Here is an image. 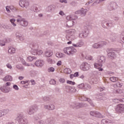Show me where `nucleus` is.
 Masks as SVG:
<instances>
[{
	"mask_svg": "<svg viewBox=\"0 0 124 124\" xmlns=\"http://www.w3.org/2000/svg\"><path fill=\"white\" fill-rule=\"evenodd\" d=\"M66 32V38L67 40L73 41L77 39V37L75 36L76 33V31L75 29H69L65 31Z\"/></svg>",
	"mask_w": 124,
	"mask_h": 124,
	"instance_id": "obj_1",
	"label": "nucleus"
},
{
	"mask_svg": "<svg viewBox=\"0 0 124 124\" xmlns=\"http://www.w3.org/2000/svg\"><path fill=\"white\" fill-rule=\"evenodd\" d=\"M98 63H94V67L96 69H98V71H103L102 67V62H105V57L102 56L98 57L97 60Z\"/></svg>",
	"mask_w": 124,
	"mask_h": 124,
	"instance_id": "obj_2",
	"label": "nucleus"
},
{
	"mask_svg": "<svg viewBox=\"0 0 124 124\" xmlns=\"http://www.w3.org/2000/svg\"><path fill=\"white\" fill-rule=\"evenodd\" d=\"M63 52L66 55L68 56H72L74 55L76 52H77V50L74 47L70 46L65 47L63 49Z\"/></svg>",
	"mask_w": 124,
	"mask_h": 124,
	"instance_id": "obj_3",
	"label": "nucleus"
},
{
	"mask_svg": "<svg viewBox=\"0 0 124 124\" xmlns=\"http://www.w3.org/2000/svg\"><path fill=\"white\" fill-rule=\"evenodd\" d=\"M16 120L19 124H28V120L25 119V115L22 113H19L17 115Z\"/></svg>",
	"mask_w": 124,
	"mask_h": 124,
	"instance_id": "obj_4",
	"label": "nucleus"
},
{
	"mask_svg": "<svg viewBox=\"0 0 124 124\" xmlns=\"http://www.w3.org/2000/svg\"><path fill=\"white\" fill-rule=\"evenodd\" d=\"M16 19V22L20 25V26H21V27H27L28 26V21L26 20L24 18H23L22 16H17Z\"/></svg>",
	"mask_w": 124,
	"mask_h": 124,
	"instance_id": "obj_5",
	"label": "nucleus"
},
{
	"mask_svg": "<svg viewBox=\"0 0 124 124\" xmlns=\"http://www.w3.org/2000/svg\"><path fill=\"white\" fill-rule=\"evenodd\" d=\"M118 8V5L117 3L114 1L110 2L108 7V9L109 11H113V10H116Z\"/></svg>",
	"mask_w": 124,
	"mask_h": 124,
	"instance_id": "obj_6",
	"label": "nucleus"
},
{
	"mask_svg": "<svg viewBox=\"0 0 124 124\" xmlns=\"http://www.w3.org/2000/svg\"><path fill=\"white\" fill-rule=\"evenodd\" d=\"M109 51V52L108 53V58L110 59H116L117 58V51L115 50H112V49H108L107 50V52Z\"/></svg>",
	"mask_w": 124,
	"mask_h": 124,
	"instance_id": "obj_7",
	"label": "nucleus"
},
{
	"mask_svg": "<svg viewBox=\"0 0 124 124\" xmlns=\"http://www.w3.org/2000/svg\"><path fill=\"white\" fill-rule=\"evenodd\" d=\"M115 110L116 113H124V105L119 104L115 106Z\"/></svg>",
	"mask_w": 124,
	"mask_h": 124,
	"instance_id": "obj_8",
	"label": "nucleus"
},
{
	"mask_svg": "<svg viewBox=\"0 0 124 124\" xmlns=\"http://www.w3.org/2000/svg\"><path fill=\"white\" fill-rule=\"evenodd\" d=\"M19 5L21 7L27 8L30 6V2L27 0H20L19 1Z\"/></svg>",
	"mask_w": 124,
	"mask_h": 124,
	"instance_id": "obj_9",
	"label": "nucleus"
},
{
	"mask_svg": "<svg viewBox=\"0 0 124 124\" xmlns=\"http://www.w3.org/2000/svg\"><path fill=\"white\" fill-rule=\"evenodd\" d=\"M90 67H91L90 64L86 62H83L80 66V69H81V70H83V71H87L89 70V69H90Z\"/></svg>",
	"mask_w": 124,
	"mask_h": 124,
	"instance_id": "obj_10",
	"label": "nucleus"
},
{
	"mask_svg": "<svg viewBox=\"0 0 124 124\" xmlns=\"http://www.w3.org/2000/svg\"><path fill=\"white\" fill-rule=\"evenodd\" d=\"M108 43L105 41H102L97 43H95L94 44V48L97 49V48H101V47H103V46L105 45H107Z\"/></svg>",
	"mask_w": 124,
	"mask_h": 124,
	"instance_id": "obj_11",
	"label": "nucleus"
},
{
	"mask_svg": "<svg viewBox=\"0 0 124 124\" xmlns=\"http://www.w3.org/2000/svg\"><path fill=\"white\" fill-rule=\"evenodd\" d=\"M34 64L38 67H42L45 64V62L42 60H38L35 62Z\"/></svg>",
	"mask_w": 124,
	"mask_h": 124,
	"instance_id": "obj_12",
	"label": "nucleus"
},
{
	"mask_svg": "<svg viewBox=\"0 0 124 124\" xmlns=\"http://www.w3.org/2000/svg\"><path fill=\"white\" fill-rule=\"evenodd\" d=\"M65 89L66 92L68 93H75V92H76V89L74 87L68 85L65 86Z\"/></svg>",
	"mask_w": 124,
	"mask_h": 124,
	"instance_id": "obj_13",
	"label": "nucleus"
},
{
	"mask_svg": "<svg viewBox=\"0 0 124 124\" xmlns=\"http://www.w3.org/2000/svg\"><path fill=\"white\" fill-rule=\"evenodd\" d=\"M74 25V21L73 20L66 21L65 23V26L67 28H71V27H73Z\"/></svg>",
	"mask_w": 124,
	"mask_h": 124,
	"instance_id": "obj_14",
	"label": "nucleus"
},
{
	"mask_svg": "<svg viewBox=\"0 0 124 124\" xmlns=\"http://www.w3.org/2000/svg\"><path fill=\"white\" fill-rule=\"evenodd\" d=\"M35 113V109L33 107L29 108L27 110V113L28 115H33Z\"/></svg>",
	"mask_w": 124,
	"mask_h": 124,
	"instance_id": "obj_15",
	"label": "nucleus"
},
{
	"mask_svg": "<svg viewBox=\"0 0 124 124\" xmlns=\"http://www.w3.org/2000/svg\"><path fill=\"white\" fill-rule=\"evenodd\" d=\"M16 37L17 38V39H19L20 41H23L25 39V37H24V35L21 33H16Z\"/></svg>",
	"mask_w": 124,
	"mask_h": 124,
	"instance_id": "obj_16",
	"label": "nucleus"
},
{
	"mask_svg": "<svg viewBox=\"0 0 124 124\" xmlns=\"http://www.w3.org/2000/svg\"><path fill=\"white\" fill-rule=\"evenodd\" d=\"M83 45H84V42H83L82 41H81L80 42L77 43L76 44H73V46H74V47H75L76 48L83 47Z\"/></svg>",
	"mask_w": 124,
	"mask_h": 124,
	"instance_id": "obj_17",
	"label": "nucleus"
},
{
	"mask_svg": "<svg viewBox=\"0 0 124 124\" xmlns=\"http://www.w3.org/2000/svg\"><path fill=\"white\" fill-rule=\"evenodd\" d=\"M53 51L51 50H47L45 52V56L50 58V57H52V56H53Z\"/></svg>",
	"mask_w": 124,
	"mask_h": 124,
	"instance_id": "obj_18",
	"label": "nucleus"
},
{
	"mask_svg": "<svg viewBox=\"0 0 124 124\" xmlns=\"http://www.w3.org/2000/svg\"><path fill=\"white\" fill-rule=\"evenodd\" d=\"M97 99H99V100H106L107 98L105 96H103V93H99L98 94L97 96Z\"/></svg>",
	"mask_w": 124,
	"mask_h": 124,
	"instance_id": "obj_19",
	"label": "nucleus"
},
{
	"mask_svg": "<svg viewBox=\"0 0 124 124\" xmlns=\"http://www.w3.org/2000/svg\"><path fill=\"white\" fill-rule=\"evenodd\" d=\"M12 80H13V78L11 76H6L3 78V81H5V82H7V81L11 82Z\"/></svg>",
	"mask_w": 124,
	"mask_h": 124,
	"instance_id": "obj_20",
	"label": "nucleus"
},
{
	"mask_svg": "<svg viewBox=\"0 0 124 124\" xmlns=\"http://www.w3.org/2000/svg\"><path fill=\"white\" fill-rule=\"evenodd\" d=\"M55 7L56 6L54 5H50L49 6H48L46 8V11H47V12H52V11H53V8H55Z\"/></svg>",
	"mask_w": 124,
	"mask_h": 124,
	"instance_id": "obj_21",
	"label": "nucleus"
},
{
	"mask_svg": "<svg viewBox=\"0 0 124 124\" xmlns=\"http://www.w3.org/2000/svg\"><path fill=\"white\" fill-rule=\"evenodd\" d=\"M20 84H21L22 85H25V86H24V88H28V87H29V86H30V81L29 80H23L21 81L20 82ZM26 84H27L26 85Z\"/></svg>",
	"mask_w": 124,
	"mask_h": 124,
	"instance_id": "obj_22",
	"label": "nucleus"
},
{
	"mask_svg": "<svg viewBox=\"0 0 124 124\" xmlns=\"http://www.w3.org/2000/svg\"><path fill=\"white\" fill-rule=\"evenodd\" d=\"M112 123H113V121L107 119H103L101 121L102 124H112Z\"/></svg>",
	"mask_w": 124,
	"mask_h": 124,
	"instance_id": "obj_23",
	"label": "nucleus"
},
{
	"mask_svg": "<svg viewBox=\"0 0 124 124\" xmlns=\"http://www.w3.org/2000/svg\"><path fill=\"white\" fill-rule=\"evenodd\" d=\"M46 62L48 64H54L56 62H55V60H53L51 58H47L46 59Z\"/></svg>",
	"mask_w": 124,
	"mask_h": 124,
	"instance_id": "obj_24",
	"label": "nucleus"
},
{
	"mask_svg": "<svg viewBox=\"0 0 124 124\" xmlns=\"http://www.w3.org/2000/svg\"><path fill=\"white\" fill-rule=\"evenodd\" d=\"M87 12H88V10L87 9L84 8H81L80 9V15H81V16H86Z\"/></svg>",
	"mask_w": 124,
	"mask_h": 124,
	"instance_id": "obj_25",
	"label": "nucleus"
},
{
	"mask_svg": "<svg viewBox=\"0 0 124 124\" xmlns=\"http://www.w3.org/2000/svg\"><path fill=\"white\" fill-rule=\"evenodd\" d=\"M8 52L9 54H15V52H16V49L13 47H10Z\"/></svg>",
	"mask_w": 124,
	"mask_h": 124,
	"instance_id": "obj_26",
	"label": "nucleus"
},
{
	"mask_svg": "<svg viewBox=\"0 0 124 124\" xmlns=\"http://www.w3.org/2000/svg\"><path fill=\"white\" fill-rule=\"evenodd\" d=\"M0 90L3 93H9V90H8V89H7V88L5 86H4L0 88Z\"/></svg>",
	"mask_w": 124,
	"mask_h": 124,
	"instance_id": "obj_27",
	"label": "nucleus"
},
{
	"mask_svg": "<svg viewBox=\"0 0 124 124\" xmlns=\"http://www.w3.org/2000/svg\"><path fill=\"white\" fill-rule=\"evenodd\" d=\"M93 115L94 117H96L97 118H103L102 115H101L98 111H94Z\"/></svg>",
	"mask_w": 124,
	"mask_h": 124,
	"instance_id": "obj_28",
	"label": "nucleus"
},
{
	"mask_svg": "<svg viewBox=\"0 0 124 124\" xmlns=\"http://www.w3.org/2000/svg\"><path fill=\"white\" fill-rule=\"evenodd\" d=\"M16 68L18 69L19 70H20V71H24L25 68L21 64H17L16 65Z\"/></svg>",
	"mask_w": 124,
	"mask_h": 124,
	"instance_id": "obj_29",
	"label": "nucleus"
},
{
	"mask_svg": "<svg viewBox=\"0 0 124 124\" xmlns=\"http://www.w3.org/2000/svg\"><path fill=\"white\" fill-rule=\"evenodd\" d=\"M73 108H80L81 107H83L84 105L81 103H78L73 105Z\"/></svg>",
	"mask_w": 124,
	"mask_h": 124,
	"instance_id": "obj_30",
	"label": "nucleus"
},
{
	"mask_svg": "<svg viewBox=\"0 0 124 124\" xmlns=\"http://www.w3.org/2000/svg\"><path fill=\"white\" fill-rule=\"evenodd\" d=\"M56 57H57V58H58V59H62V58H63L64 57V54L61 52H57L56 54Z\"/></svg>",
	"mask_w": 124,
	"mask_h": 124,
	"instance_id": "obj_31",
	"label": "nucleus"
},
{
	"mask_svg": "<svg viewBox=\"0 0 124 124\" xmlns=\"http://www.w3.org/2000/svg\"><path fill=\"white\" fill-rule=\"evenodd\" d=\"M1 112H2V114L3 116H5V115H7L9 113V109H5L1 110Z\"/></svg>",
	"mask_w": 124,
	"mask_h": 124,
	"instance_id": "obj_32",
	"label": "nucleus"
},
{
	"mask_svg": "<svg viewBox=\"0 0 124 124\" xmlns=\"http://www.w3.org/2000/svg\"><path fill=\"white\" fill-rule=\"evenodd\" d=\"M37 58L35 57H32V56H29L27 57V61L28 62H31L33 61H34V60H37Z\"/></svg>",
	"mask_w": 124,
	"mask_h": 124,
	"instance_id": "obj_33",
	"label": "nucleus"
},
{
	"mask_svg": "<svg viewBox=\"0 0 124 124\" xmlns=\"http://www.w3.org/2000/svg\"><path fill=\"white\" fill-rule=\"evenodd\" d=\"M10 22L11 23V24L13 27H15L17 26V24H16V23H15V22H16V19H15V18L10 19Z\"/></svg>",
	"mask_w": 124,
	"mask_h": 124,
	"instance_id": "obj_34",
	"label": "nucleus"
},
{
	"mask_svg": "<svg viewBox=\"0 0 124 124\" xmlns=\"http://www.w3.org/2000/svg\"><path fill=\"white\" fill-rule=\"evenodd\" d=\"M113 102H115V103H119L120 102H124V98L114 99H113Z\"/></svg>",
	"mask_w": 124,
	"mask_h": 124,
	"instance_id": "obj_35",
	"label": "nucleus"
},
{
	"mask_svg": "<svg viewBox=\"0 0 124 124\" xmlns=\"http://www.w3.org/2000/svg\"><path fill=\"white\" fill-rule=\"evenodd\" d=\"M123 86V84L120 82H117L115 84L113 85L114 88H117L118 87V88H122Z\"/></svg>",
	"mask_w": 124,
	"mask_h": 124,
	"instance_id": "obj_36",
	"label": "nucleus"
},
{
	"mask_svg": "<svg viewBox=\"0 0 124 124\" xmlns=\"http://www.w3.org/2000/svg\"><path fill=\"white\" fill-rule=\"evenodd\" d=\"M30 75L32 77H34L37 75V72L36 71L31 70L30 71Z\"/></svg>",
	"mask_w": 124,
	"mask_h": 124,
	"instance_id": "obj_37",
	"label": "nucleus"
},
{
	"mask_svg": "<svg viewBox=\"0 0 124 124\" xmlns=\"http://www.w3.org/2000/svg\"><path fill=\"white\" fill-rule=\"evenodd\" d=\"M83 101H88V102H89L90 104L93 106V100H92L91 99L84 97L83 98Z\"/></svg>",
	"mask_w": 124,
	"mask_h": 124,
	"instance_id": "obj_38",
	"label": "nucleus"
},
{
	"mask_svg": "<svg viewBox=\"0 0 124 124\" xmlns=\"http://www.w3.org/2000/svg\"><path fill=\"white\" fill-rule=\"evenodd\" d=\"M64 73L65 74H70L71 73V70L70 68H66L64 69Z\"/></svg>",
	"mask_w": 124,
	"mask_h": 124,
	"instance_id": "obj_39",
	"label": "nucleus"
},
{
	"mask_svg": "<svg viewBox=\"0 0 124 124\" xmlns=\"http://www.w3.org/2000/svg\"><path fill=\"white\" fill-rule=\"evenodd\" d=\"M110 81L111 82H117L119 80V78L115 77H112L109 78Z\"/></svg>",
	"mask_w": 124,
	"mask_h": 124,
	"instance_id": "obj_40",
	"label": "nucleus"
},
{
	"mask_svg": "<svg viewBox=\"0 0 124 124\" xmlns=\"http://www.w3.org/2000/svg\"><path fill=\"white\" fill-rule=\"evenodd\" d=\"M110 39L112 42H115V41H117V37L113 34L110 36Z\"/></svg>",
	"mask_w": 124,
	"mask_h": 124,
	"instance_id": "obj_41",
	"label": "nucleus"
},
{
	"mask_svg": "<svg viewBox=\"0 0 124 124\" xmlns=\"http://www.w3.org/2000/svg\"><path fill=\"white\" fill-rule=\"evenodd\" d=\"M66 20H67V21H72L74 20V18H73V16L72 15H69L66 16Z\"/></svg>",
	"mask_w": 124,
	"mask_h": 124,
	"instance_id": "obj_42",
	"label": "nucleus"
},
{
	"mask_svg": "<svg viewBox=\"0 0 124 124\" xmlns=\"http://www.w3.org/2000/svg\"><path fill=\"white\" fill-rule=\"evenodd\" d=\"M86 60H89V61H93V57H92L91 55H86V56H83Z\"/></svg>",
	"mask_w": 124,
	"mask_h": 124,
	"instance_id": "obj_43",
	"label": "nucleus"
},
{
	"mask_svg": "<svg viewBox=\"0 0 124 124\" xmlns=\"http://www.w3.org/2000/svg\"><path fill=\"white\" fill-rule=\"evenodd\" d=\"M55 105L53 104L49 105V111H53V110H55Z\"/></svg>",
	"mask_w": 124,
	"mask_h": 124,
	"instance_id": "obj_44",
	"label": "nucleus"
},
{
	"mask_svg": "<svg viewBox=\"0 0 124 124\" xmlns=\"http://www.w3.org/2000/svg\"><path fill=\"white\" fill-rule=\"evenodd\" d=\"M48 72H55V68L53 67H50L48 69Z\"/></svg>",
	"mask_w": 124,
	"mask_h": 124,
	"instance_id": "obj_45",
	"label": "nucleus"
},
{
	"mask_svg": "<svg viewBox=\"0 0 124 124\" xmlns=\"http://www.w3.org/2000/svg\"><path fill=\"white\" fill-rule=\"evenodd\" d=\"M49 83L50 85H56V84H57V81H56L55 79H51L49 81Z\"/></svg>",
	"mask_w": 124,
	"mask_h": 124,
	"instance_id": "obj_46",
	"label": "nucleus"
},
{
	"mask_svg": "<svg viewBox=\"0 0 124 124\" xmlns=\"http://www.w3.org/2000/svg\"><path fill=\"white\" fill-rule=\"evenodd\" d=\"M114 93H123V91L122 89H117L115 90V92Z\"/></svg>",
	"mask_w": 124,
	"mask_h": 124,
	"instance_id": "obj_47",
	"label": "nucleus"
},
{
	"mask_svg": "<svg viewBox=\"0 0 124 124\" xmlns=\"http://www.w3.org/2000/svg\"><path fill=\"white\" fill-rule=\"evenodd\" d=\"M88 81L91 84H93V77L89 78Z\"/></svg>",
	"mask_w": 124,
	"mask_h": 124,
	"instance_id": "obj_48",
	"label": "nucleus"
},
{
	"mask_svg": "<svg viewBox=\"0 0 124 124\" xmlns=\"http://www.w3.org/2000/svg\"><path fill=\"white\" fill-rule=\"evenodd\" d=\"M42 99L44 101H48V100H49L50 98H49V97H48V96H45L43 97Z\"/></svg>",
	"mask_w": 124,
	"mask_h": 124,
	"instance_id": "obj_49",
	"label": "nucleus"
},
{
	"mask_svg": "<svg viewBox=\"0 0 124 124\" xmlns=\"http://www.w3.org/2000/svg\"><path fill=\"white\" fill-rule=\"evenodd\" d=\"M107 26L108 27H109V28H111L114 26V24L113 23V22H110L109 23H107Z\"/></svg>",
	"mask_w": 124,
	"mask_h": 124,
	"instance_id": "obj_50",
	"label": "nucleus"
},
{
	"mask_svg": "<svg viewBox=\"0 0 124 124\" xmlns=\"http://www.w3.org/2000/svg\"><path fill=\"white\" fill-rule=\"evenodd\" d=\"M86 36L87 35H85L83 33H80L79 34L78 37H79V38H83V37H86Z\"/></svg>",
	"mask_w": 124,
	"mask_h": 124,
	"instance_id": "obj_51",
	"label": "nucleus"
},
{
	"mask_svg": "<svg viewBox=\"0 0 124 124\" xmlns=\"http://www.w3.org/2000/svg\"><path fill=\"white\" fill-rule=\"evenodd\" d=\"M37 49H34L32 50V54L34 55H37Z\"/></svg>",
	"mask_w": 124,
	"mask_h": 124,
	"instance_id": "obj_52",
	"label": "nucleus"
},
{
	"mask_svg": "<svg viewBox=\"0 0 124 124\" xmlns=\"http://www.w3.org/2000/svg\"><path fill=\"white\" fill-rule=\"evenodd\" d=\"M13 88L15 91H19V87L17 85H14L13 86Z\"/></svg>",
	"mask_w": 124,
	"mask_h": 124,
	"instance_id": "obj_53",
	"label": "nucleus"
},
{
	"mask_svg": "<svg viewBox=\"0 0 124 124\" xmlns=\"http://www.w3.org/2000/svg\"><path fill=\"white\" fill-rule=\"evenodd\" d=\"M42 54H43V51L39 49L37 50V55L40 56L41 55H42Z\"/></svg>",
	"mask_w": 124,
	"mask_h": 124,
	"instance_id": "obj_54",
	"label": "nucleus"
},
{
	"mask_svg": "<svg viewBox=\"0 0 124 124\" xmlns=\"http://www.w3.org/2000/svg\"><path fill=\"white\" fill-rule=\"evenodd\" d=\"M10 10H11V11H13V12L16 11V8H15V7H14V6H13V5L10 6Z\"/></svg>",
	"mask_w": 124,
	"mask_h": 124,
	"instance_id": "obj_55",
	"label": "nucleus"
},
{
	"mask_svg": "<svg viewBox=\"0 0 124 124\" xmlns=\"http://www.w3.org/2000/svg\"><path fill=\"white\" fill-rule=\"evenodd\" d=\"M66 83L67 84H70V85H75V82L70 80H67L66 81Z\"/></svg>",
	"mask_w": 124,
	"mask_h": 124,
	"instance_id": "obj_56",
	"label": "nucleus"
},
{
	"mask_svg": "<svg viewBox=\"0 0 124 124\" xmlns=\"http://www.w3.org/2000/svg\"><path fill=\"white\" fill-rule=\"evenodd\" d=\"M18 60H19V61L21 62L23 64L25 61V60L24 59V58L21 57H18Z\"/></svg>",
	"mask_w": 124,
	"mask_h": 124,
	"instance_id": "obj_57",
	"label": "nucleus"
},
{
	"mask_svg": "<svg viewBox=\"0 0 124 124\" xmlns=\"http://www.w3.org/2000/svg\"><path fill=\"white\" fill-rule=\"evenodd\" d=\"M6 66L7 67V68H9V69H12V66L10 63L7 64L6 65Z\"/></svg>",
	"mask_w": 124,
	"mask_h": 124,
	"instance_id": "obj_58",
	"label": "nucleus"
},
{
	"mask_svg": "<svg viewBox=\"0 0 124 124\" xmlns=\"http://www.w3.org/2000/svg\"><path fill=\"white\" fill-rule=\"evenodd\" d=\"M22 64L25 66H31V64L26 62V61H25Z\"/></svg>",
	"mask_w": 124,
	"mask_h": 124,
	"instance_id": "obj_59",
	"label": "nucleus"
},
{
	"mask_svg": "<svg viewBox=\"0 0 124 124\" xmlns=\"http://www.w3.org/2000/svg\"><path fill=\"white\" fill-rule=\"evenodd\" d=\"M50 105H45L44 106V109H46V110H49Z\"/></svg>",
	"mask_w": 124,
	"mask_h": 124,
	"instance_id": "obj_60",
	"label": "nucleus"
},
{
	"mask_svg": "<svg viewBox=\"0 0 124 124\" xmlns=\"http://www.w3.org/2000/svg\"><path fill=\"white\" fill-rule=\"evenodd\" d=\"M59 15H61V16H64L65 15V14H64V12L62 11H60L59 13Z\"/></svg>",
	"mask_w": 124,
	"mask_h": 124,
	"instance_id": "obj_61",
	"label": "nucleus"
},
{
	"mask_svg": "<svg viewBox=\"0 0 124 124\" xmlns=\"http://www.w3.org/2000/svg\"><path fill=\"white\" fill-rule=\"evenodd\" d=\"M59 82L62 83H65V79H64L63 78H61L59 79Z\"/></svg>",
	"mask_w": 124,
	"mask_h": 124,
	"instance_id": "obj_62",
	"label": "nucleus"
},
{
	"mask_svg": "<svg viewBox=\"0 0 124 124\" xmlns=\"http://www.w3.org/2000/svg\"><path fill=\"white\" fill-rule=\"evenodd\" d=\"M74 13L76 15L81 14V9L75 11Z\"/></svg>",
	"mask_w": 124,
	"mask_h": 124,
	"instance_id": "obj_63",
	"label": "nucleus"
},
{
	"mask_svg": "<svg viewBox=\"0 0 124 124\" xmlns=\"http://www.w3.org/2000/svg\"><path fill=\"white\" fill-rule=\"evenodd\" d=\"M121 37H122V42L124 43V32L121 33Z\"/></svg>",
	"mask_w": 124,
	"mask_h": 124,
	"instance_id": "obj_64",
	"label": "nucleus"
}]
</instances>
